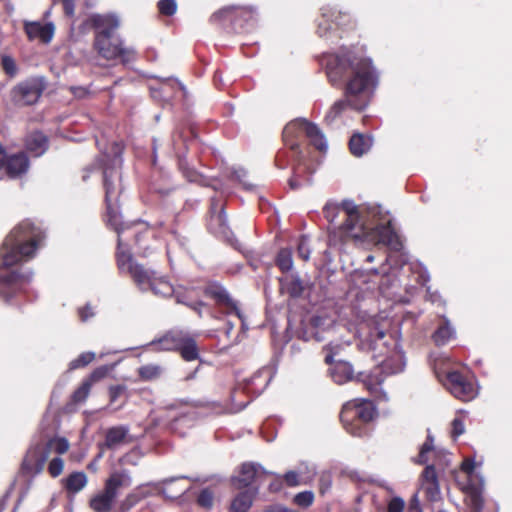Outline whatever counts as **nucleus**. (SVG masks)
Returning a JSON list of instances; mask_svg holds the SVG:
<instances>
[{"instance_id": "obj_1", "label": "nucleus", "mask_w": 512, "mask_h": 512, "mask_svg": "<svg viewBox=\"0 0 512 512\" xmlns=\"http://www.w3.org/2000/svg\"><path fill=\"white\" fill-rule=\"evenodd\" d=\"M326 73L332 85L346 81L344 98L337 100L325 116L331 124L347 107L361 111L378 84V74L369 58L347 51L326 56Z\"/></svg>"}, {"instance_id": "obj_2", "label": "nucleus", "mask_w": 512, "mask_h": 512, "mask_svg": "<svg viewBox=\"0 0 512 512\" xmlns=\"http://www.w3.org/2000/svg\"><path fill=\"white\" fill-rule=\"evenodd\" d=\"M42 238L41 229L30 220H24L3 241L0 248V298L4 301L10 302L14 296L27 291L33 272L13 266L32 258Z\"/></svg>"}, {"instance_id": "obj_3", "label": "nucleus", "mask_w": 512, "mask_h": 512, "mask_svg": "<svg viewBox=\"0 0 512 512\" xmlns=\"http://www.w3.org/2000/svg\"><path fill=\"white\" fill-rule=\"evenodd\" d=\"M305 135L309 138L311 144L315 146L319 151H326L327 142L320 131V129L313 123L308 122L305 119H296L288 123L283 129V140L286 146L293 152V161H301V151L299 150V144L297 139ZM305 168H302L301 164L298 163L293 167V175L289 179V187L293 190L299 189L305 183H311V175L303 177Z\"/></svg>"}, {"instance_id": "obj_4", "label": "nucleus", "mask_w": 512, "mask_h": 512, "mask_svg": "<svg viewBox=\"0 0 512 512\" xmlns=\"http://www.w3.org/2000/svg\"><path fill=\"white\" fill-rule=\"evenodd\" d=\"M121 166L122 158L120 155H115L112 159L105 156L102 165L103 186L105 189V203L107 210V223L118 234V247L117 251L127 248L122 240V233L124 225L122 216L119 211L118 198L122 191L121 185Z\"/></svg>"}, {"instance_id": "obj_5", "label": "nucleus", "mask_w": 512, "mask_h": 512, "mask_svg": "<svg viewBox=\"0 0 512 512\" xmlns=\"http://www.w3.org/2000/svg\"><path fill=\"white\" fill-rule=\"evenodd\" d=\"M117 262L119 269L126 270L140 290H151L154 295L164 298L171 297L173 294L174 287L166 277L160 276L155 270L145 268L134 261L128 247L117 251Z\"/></svg>"}, {"instance_id": "obj_6", "label": "nucleus", "mask_w": 512, "mask_h": 512, "mask_svg": "<svg viewBox=\"0 0 512 512\" xmlns=\"http://www.w3.org/2000/svg\"><path fill=\"white\" fill-rule=\"evenodd\" d=\"M377 416L375 405L366 399H357L344 404L340 419L345 430L353 436L363 437L369 433L368 424Z\"/></svg>"}, {"instance_id": "obj_7", "label": "nucleus", "mask_w": 512, "mask_h": 512, "mask_svg": "<svg viewBox=\"0 0 512 512\" xmlns=\"http://www.w3.org/2000/svg\"><path fill=\"white\" fill-rule=\"evenodd\" d=\"M256 16V10L252 6H229L213 13L210 22L222 24L228 32L242 33L254 26Z\"/></svg>"}, {"instance_id": "obj_8", "label": "nucleus", "mask_w": 512, "mask_h": 512, "mask_svg": "<svg viewBox=\"0 0 512 512\" xmlns=\"http://www.w3.org/2000/svg\"><path fill=\"white\" fill-rule=\"evenodd\" d=\"M132 477L128 470L114 471L106 479L102 491L90 499V507L95 512H110L121 488L129 487Z\"/></svg>"}, {"instance_id": "obj_9", "label": "nucleus", "mask_w": 512, "mask_h": 512, "mask_svg": "<svg viewBox=\"0 0 512 512\" xmlns=\"http://www.w3.org/2000/svg\"><path fill=\"white\" fill-rule=\"evenodd\" d=\"M94 46L99 55L107 60L120 59L123 65L133 63L137 59V52L133 47H126L123 42L114 38L109 31L97 32Z\"/></svg>"}, {"instance_id": "obj_10", "label": "nucleus", "mask_w": 512, "mask_h": 512, "mask_svg": "<svg viewBox=\"0 0 512 512\" xmlns=\"http://www.w3.org/2000/svg\"><path fill=\"white\" fill-rule=\"evenodd\" d=\"M43 76H32L14 86L11 90L12 101L19 106H29L38 102L46 88Z\"/></svg>"}, {"instance_id": "obj_11", "label": "nucleus", "mask_w": 512, "mask_h": 512, "mask_svg": "<svg viewBox=\"0 0 512 512\" xmlns=\"http://www.w3.org/2000/svg\"><path fill=\"white\" fill-rule=\"evenodd\" d=\"M208 229L216 237L223 239L234 248L239 249L238 241L228 225L224 207L220 199H211Z\"/></svg>"}, {"instance_id": "obj_12", "label": "nucleus", "mask_w": 512, "mask_h": 512, "mask_svg": "<svg viewBox=\"0 0 512 512\" xmlns=\"http://www.w3.org/2000/svg\"><path fill=\"white\" fill-rule=\"evenodd\" d=\"M340 213H344V222L340 230L349 237L360 238L367 229L362 211L352 200H344L339 205Z\"/></svg>"}, {"instance_id": "obj_13", "label": "nucleus", "mask_w": 512, "mask_h": 512, "mask_svg": "<svg viewBox=\"0 0 512 512\" xmlns=\"http://www.w3.org/2000/svg\"><path fill=\"white\" fill-rule=\"evenodd\" d=\"M350 21L351 18L348 13L342 12L334 6H323L317 20V34L320 37H328L338 28L347 26Z\"/></svg>"}, {"instance_id": "obj_14", "label": "nucleus", "mask_w": 512, "mask_h": 512, "mask_svg": "<svg viewBox=\"0 0 512 512\" xmlns=\"http://www.w3.org/2000/svg\"><path fill=\"white\" fill-rule=\"evenodd\" d=\"M324 349L327 351L325 363L332 365L329 369L332 380L339 385L351 381L354 378V370L349 362L337 361L333 364V357L338 353L339 345L329 343Z\"/></svg>"}, {"instance_id": "obj_15", "label": "nucleus", "mask_w": 512, "mask_h": 512, "mask_svg": "<svg viewBox=\"0 0 512 512\" xmlns=\"http://www.w3.org/2000/svg\"><path fill=\"white\" fill-rule=\"evenodd\" d=\"M48 457V445H43V443L36 444L27 451L23 459V471L30 475H36L40 473L43 470Z\"/></svg>"}, {"instance_id": "obj_16", "label": "nucleus", "mask_w": 512, "mask_h": 512, "mask_svg": "<svg viewBox=\"0 0 512 512\" xmlns=\"http://www.w3.org/2000/svg\"><path fill=\"white\" fill-rule=\"evenodd\" d=\"M447 386L452 395L463 401L473 399L477 393L473 383L458 371L448 373Z\"/></svg>"}, {"instance_id": "obj_17", "label": "nucleus", "mask_w": 512, "mask_h": 512, "mask_svg": "<svg viewBox=\"0 0 512 512\" xmlns=\"http://www.w3.org/2000/svg\"><path fill=\"white\" fill-rule=\"evenodd\" d=\"M361 344L368 350H379V354H384L388 348L386 330L377 322H372L368 326V331L363 332Z\"/></svg>"}, {"instance_id": "obj_18", "label": "nucleus", "mask_w": 512, "mask_h": 512, "mask_svg": "<svg viewBox=\"0 0 512 512\" xmlns=\"http://www.w3.org/2000/svg\"><path fill=\"white\" fill-rule=\"evenodd\" d=\"M420 489L429 501L435 502L441 498L440 486L434 464L425 467L421 474Z\"/></svg>"}, {"instance_id": "obj_19", "label": "nucleus", "mask_w": 512, "mask_h": 512, "mask_svg": "<svg viewBox=\"0 0 512 512\" xmlns=\"http://www.w3.org/2000/svg\"><path fill=\"white\" fill-rule=\"evenodd\" d=\"M206 295L213 298L217 304L222 305L228 309L227 314L234 313L238 318L242 317L238 304L234 301L228 291L218 284L209 285L205 290Z\"/></svg>"}, {"instance_id": "obj_20", "label": "nucleus", "mask_w": 512, "mask_h": 512, "mask_svg": "<svg viewBox=\"0 0 512 512\" xmlns=\"http://www.w3.org/2000/svg\"><path fill=\"white\" fill-rule=\"evenodd\" d=\"M266 473L265 470L254 463H244L241 466L240 475L232 478V483L236 489H252V484L258 479L260 474Z\"/></svg>"}, {"instance_id": "obj_21", "label": "nucleus", "mask_w": 512, "mask_h": 512, "mask_svg": "<svg viewBox=\"0 0 512 512\" xmlns=\"http://www.w3.org/2000/svg\"><path fill=\"white\" fill-rule=\"evenodd\" d=\"M188 332L182 330H171L164 334L161 338L153 340L150 346L156 350L178 351Z\"/></svg>"}, {"instance_id": "obj_22", "label": "nucleus", "mask_w": 512, "mask_h": 512, "mask_svg": "<svg viewBox=\"0 0 512 512\" xmlns=\"http://www.w3.org/2000/svg\"><path fill=\"white\" fill-rule=\"evenodd\" d=\"M375 235L378 243L389 247L393 251H401L403 243L401 237L394 231L391 224H382L375 228Z\"/></svg>"}, {"instance_id": "obj_23", "label": "nucleus", "mask_w": 512, "mask_h": 512, "mask_svg": "<svg viewBox=\"0 0 512 512\" xmlns=\"http://www.w3.org/2000/svg\"><path fill=\"white\" fill-rule=\"evenodd\" d=\"M24 29L29 39H40L44 43H49L54 35V24L49 22L42 24L40 22H24Z\"/></svg>"}, {"instance_id": "obj_24", "label": "nucleus", "mask_w": 512, "mask_h": 512, "mask_svg": "<svg viewBox=\"0 0 512 512\" xmlns=\"http://www.w3.org/2000/svg\"><path fill=\"white\" fill-rule=\"evenodd\" d=\"M4 167L10 178H17L28 171L29 159L24 152L12 154L7 158Z\"/></svg>"}, {"instance_id": "obj_25", "label": "nucleus", "mask_w": 512, "mask_h": 512, "mask_svg": "<svg viewBox=\"0 0 512 512\" xmlns=\"http://www.w3.org/2000/svg\"><path fill=\"white\" fill-rule=\"evenodd\" d=\"M281 290L292 298H299L305 291V284L297 274L287 275L280 280Z\"/></svg>"}, {"instance_id": "obj_26", "label": "nucleus", "mask_w": 512, "mask_h": 512, "mask_svg": "<svg viewBox=\"0 0 512 512\" xmlns=\"http://www.w3.org/2000/svg\"><path fill=\"white\" fill-rule=\"evenodd\" d=\"M91 25L98 30V32L109 31V34H113V32L119 26L118 17L114 14H94L90 18Z\"/></svg>"}, {"instance_id": "obj_27", "label": "nucleus", "mask_w": 512, "mask_h": 512, "mask_svg": "<svg viewBox=\"0 0 512 512\" xmlns=\"http://www.w3.org/2000/svg\"><path fill=\"white\" fill-rule=\"evenodd\" d=\"M258 492V487L246 489L238 493L231 502V510L233 512H247L253 503V498Z\"/></svg>"}, {"instance_id": "obj_28", "label": "nucleus", "mask_w": 512, "mask_h": 512, "mask_svg": "<svg viewBox=\"0 0 512 512\" xmlns=\"http://www.w3.org/2000/svg\"><path fill=\"white\" fill-rule=\"evenodd\" d=\"M129 428L126 426H115L107 430L105 435V446L108 449L115 450L121 444L125 443Z\"/></svg>"}, {"instance_id": "obj_29", "label": "nucleus", "mask_w": 512, "mask_h": 512, "mask_svg": "<svg viewBox=\"0 0 512 512\" xmlns=\"http://www.w3.org/2000/svg\"><path fill=\"white\" fill-rule=\"evenodd\" d=\"M26 148L34 156H41L48 148V139L42 132L35 131L27 136Z\"/></svg>"}, {"instance_id": "obj_30", "label": "nucleus", "mask_w": 512, "mask_h": 512, "mask_svg": "<svg viewBox=\"0 0 512 512\" xmlns=\"http://www.w3.org/2000/svg\"><path fill=\"white\" fill-rule=\"evenodd\" d=\"M442 319V325H440L432 335V339L437 346L445 345L449 340L454 338L456 334L448 318L442 316Z\"/></svg>"}, {"instance_id": "obj_31", "label": "nucleus", "mask_w": 512, "mask_h": 512, "mask_svg": "<svg viewBox=\"0 0 512 512\" xmlns=\"http://www.w3.org/2000/svg\"><path fill=\"white\" fill-rule=\"evenodd\" d=\"M372 146V139L371 137H365L363 134L356 133L352 135L349 141V148L351 153L354 156L360 157L366 152L369 151V149Z\"/></svg>"}, {"instance_id": "obj_32", "label": "nucleus", "mask_w": 512, "mask_h": 512, "mask_svg": "<svg viewBox=\"0 0 512 512\" xmlns=\"http://www.w3.org/2000/svg\"><path fill=\"white\" fill-rule=\"evenodd\" d=\"M179 168L182 171L184 177L189 182H195L203 186H212L214 189H216V186L211 183L210 179L204 177L194 168L190 167L186 161L180 159Z\"/></svg>"}, {"instance_id": "obj_33", "label": "nucleus", "mask_w": 512, "mask_h": 512, "mask_svg": "<svg viewBox=\"0 0 512 512\" xmlns=\"http://www.w3.org/2000/svg\"><path fill=\"white\" fill-rule=\"evenodd\" d=\"M185 361H193L199 358V350L195 339L188 333L178 349Z\"/></svg>"}, {"instance_id": "obj_34", "label": "nucleus", "mask_w": 512, "mask_h": 512, "mask_svg": "<svg viewBox=\"0 0 512 512\" xmlns=\"http://www.w3.org/2000/svg\"><path fill=\"white\" fill-rule=\"evenodd\" d=\"M357 380L361 381L367 388V390H369L371 393H376L379 390L384 379L381 373L378 371V369H376L374 372H371L369 374L360 372L357 375Z\"/></svg>"}, {"instance_id": "obj_35", "label": "nucleus", "mask_w": 512, "mask_h": 512, "mask_svg": "<svg viewBox=\"0 0 512 512\" xmlns=\"http://www.w3.org/2000/svg\"><path fill=\"white\" fill-rule=\"evenodd\" d=\"M404 355L396 352L392 357L382 361V370L388 374H397L405 368Z\"/></svg>"}, {"instance_id": "obj_36", "label": "nucleus", "mask_w": 512, "mask_h": 512, "mask_svg": "<svg viewBox=\"0 0 512 512\" xmlns=\"http://www.w3.org/2000/svg\"><path fill=\"white\" fill-rule=\"evenodd\" d=\"M87 484V476L84 472H73L66 478L65 487L69 492L78 493Z\"/></svg>"}, {"instance_id": "obj_37", "label": "nucleus", "mask_w": 512, "mask_h": 512, "mask_svg": "<svg viewBox=\"0 0 512 512\" xmlns=\"http://www.w3.org/2000/svg\"><path fill=\"white\" fill-rule=\"evenodd\" d=\"M436 450L434 447V438L431 434H428L426 441L420 447L419 454L415 459L417 464H426L430 459L431 455H436Z\"/></svg>"}, {"instance_id": "obj_38", "label": "nucleus", "mask_w": 512, "mask_h": 512, "mask_svg": "<svg viewBox=\"0 0 512 512\" xmlns=\"http://www.w3.org/2000/svg\"><path fill=\"white\" fill-rule=\"evenodd\" d=\"M271 371L270 368L263 367L259 369L248 381V384L251 385H259L257 387V393H261L271 381Z\"/></svg>"}, {"instance_id": "obj_39", "label": "nucleus", "mask_w": 512, "mask_h": 512, "mask_svg": "<svg viewBox=\"0 0 512 512\" xmlns=\"http://www.w3.org/2000/svg\"><path fill=\"white\" fill-rule=\"evenodd\" d=\"M146 485H140L136 487L131 493H129L123 500L121 507L122 509H130L136 505L140 500L147 497L149 492L144 491Z\"/></svg>"}, {"instance_id": "obj_40", "label": "nucleus", "mask_w": 512, "mask_h": 512, "mask_svg": "<svg viewBox=\"0 0 512 512\" xmlns=\"http://www.w3.org/2000/svg\"><path fill=\"white\" fill-rule=\"evenodd\" d=\"M163 372V368L157 364H147L138 369L139 377L144 381L158 379Z\"/></svg>"}, {"instance_id": "obj_41", "label": "nucleus", "mask_w": 512, "mask_h": 512, "mask_svg": "<svg viewBox=\"0 0 512 512\" xmlns=\"http://www.w3.org/2000/svg\"><path fill=\"white\" fill-rule=\"evenodd\" d=\"M276 265L282 272H288L293 267L292 251L289 248L281 249L276 256Z\"/></svg>"}, {"instance_id": "obj_42", "label": "nucleus", "mask_w": 512, "mask_h": 512, "mask_svg": "<svg viewBox=\"0 0 512 512\" xmlns=\"http://www.w3.org/2000/svg\"><path fill=\"white\" fill-rule=\"evenodd\" d=\"M297 471L299 472L304 484L312 482L317 474L316 466L309 462H300L297 467Z\"/></svg>"}, {"instance_id": "obj_43", "label": "nucleus", "mask_w": 512, "mask_h": 512, "mask_svg": "<svg viewBox=\"0 0 512 512\" xmlns=\"http://www.w3.org/2000/svg\"><path fill=\"white\" fill-rule=\"evenodd\" d=\"M326 319L321 316H313L310 320V337L306 340L314 338L317 342L324 340V337L320 333V329L325 325Z\"/></svg>"}, {"instance_id": "obj_44", "label": "nucleus", "mask_w": 512, "mask_h": 512, "mask_svg": "<svg viewBox=\"0 0 512 512\" xmlns=\"http://www.w3.org/2000/svg\"><path fill=\"white\" fill-rule=\"evenodd\" d=\"M95 358L94 352H83L76 359L72 360L69 364L70 369H79L90 364Z\"/></svg>"}, {"instance_id": "obj_45", "label": "nucleus", "mask_w": 512, "mask_h": 512, "mask_svg": "<svg viewBox=\"0 0 512 512\" xmlns=\"http://www.w3.org/2000/svg\"><path fill=\"white\" fill-rule=\"evenodd\" d=\"M91 386V381H83L81 386L72 394V401L76 404L84 402L89 396Z\"/></svg>"}, {"instance_id": "obj_46", "label": "nucleus", "mask_w": 512, "mask_h": 512, "mask_svg": "<svg viewBox=\"0 0 512 512\" xmlns=\"http://www.w3.org/2000/svg\"><path fill=\"white\" fill-rule=\"evenodd\" d=\"M171 296H174L176 302L179 304L186 305L187 307H194V299L190 297V291L182 288H174V292Z\"/></svg>"}, {"instance_id": "obj_47", "label": "nucleus", "mask_w": 512, "mask_h": 512, "mask_svg": "<svg viewBox=\"0 0 512 512\" xmlns=\"http://www.w3.org/2000/svg\"><path fill=\"white\" fill-rule=\"evenodd\" d=\"M314 493L312 491L299 492L294 496L293 502L303 508H307L313 504Z\"/></svg>"}, {"instance_id": "obj_48", "label": "nucleus", "mask_w": 512, "mask_h": 512, "mask_svg": "<svg viewBox=\"0 0 512 512\" xmlns=\"http://www.w3.org/2000/svg\"><path fill=\"white\" fill-rule=\"evenodd\" d=\"M231 176L233 179H235L236 181H238L240 184L243 185V187L248 190V191H252L254 188H255V185L254 184H251V183H248L245 178L247 176V172L245 169L241 168V167H238V168H233L232 171H231Z\"/></svg>"}, {"instance_id": "obj_49", "label": "nucleus", "mask_w": 512, "mask_h": 512, "mask_svg": "<svg viewBox=\"0 0 512 512\" xmlns=\"http://www.w3.org/2000/svg\"><path fill=\"white\" fill-rule=\"evenodd\" d=\"M158 9L162 15L172 16L176 13L177 3L175 0H160L158 2Z\"/></svg>"}, {"instance_id": "obj_50", "label": "nucleus", "mask_w": 512, "mask_h": 512, "mask_svg": "<svg viewBox=\"0 0 512 512\" xmlns=\"http://www.w3.org/2000/svg\"><path fill=\"white\" fill-rule=\"evenodd\" d=\"M43 445H48L49 451L53 448L58 454H64L69 449V443L65 438H57L48 443H43Z\"/></svg>"}, {"instance_id": "obj_51", "label": "nucleus", "mask_w": 512, "mask_h": 512, "mask_svg": "<svg viewBox=\"0 0 512 512\" xmlns=\"http://www.w3.org/2000/svg\"><path fill=\"white\" fill-rule=\"evenodd\" d=\"M176 86H178L181 90H185V87L174 78H165L159 83L158 88H162V92L164 95H170L169 90H173Z\"/></svg>"}, {"instance_id": "obj_52", "label": "nucleus", "mask_w": 512, "mask_h": 512, "mask_svg": "<svg viewBox=\"0 0 512 512\" xmlns=\"http://www.w3.org/2000/svg\"><path fill=\"white\" fill-rule=\"evenodd\" d=\"M297 251L300 258H302L304 261L309 260L310 258V246H309V239L307 236H301L298 245H297Z\"/></svg>"}, {"instance_id": "obj_53", "label": "nucleus", "mask_w": 512, "mask_h": 512, "mask_svg": "<svg viewBox=\"0 0 512 512\" xmlns=\"http://www.w3.org/2000/svg\"><path fill=\"white\" fill-rule=\"evenodd\" d=\"M213 493L208 488L201 490L198 495L197 503L203 508H211L213 505Z\"/></svg>"}, {"instance_id": "obj_54", "label": "nucleus", "mask_w": 512, "mask_h": 512, "mask_svg": "<svg viewBox=\"0 0 512 512\" xmlns=\"http://www.w3.org/2000/svg\"><path fill=\"white\" fill-rule=\"evenodd\" d=\"M283 478L289 487L305 485L298 471L290 470L284 474Z\"/></svg>"}, {"instance_id": "obj_55", "label": "nucleus", "mask_w": 512, "mask_h": 512, "mask_svg": "<svg viewBox=\"0 0 512 512\" xmlns=\"http://www.w3.org/2000/svg\"><path fill=\"white\" fill-rule=\"evenodd\" d=\"M2 68L4 72L10 77L16 76L18 71L15 60L10 56L2 57Z\"/></svg>"}, {"instance_id": "obj_56", "label": "nucleus", "mask_w": 512, "mask_h": 512, "mask_svg": "<svg viewBox=\"0 0 512 512\" xmlns=\"http://www.w3.org/2000/svg\"><path fill=\"white\" fill-rule=\"evenodd\" d=\"M324 217L328 222L333 223L337 215L340 213L339 205L327 203L323 209Z\"/></svg>"}, {"instance_id": "obj_57", "label": "nucleus", "mask_w": 512, "mask_h": 512, "mask_svg": "<svg viewBox=\"0 0 512 512\" xmlns=\"http://www.w3.org/2000/svg\"><path fill=\"white\" fill-rule=\"evenodd\" d=\"M64 467V462L60 457H55L51 460V462L48 465V471L52 477L59 476Z\"/></svg>"}, {"instance_id": "obj_58", "label": "nucleus", "mask_w": 512, "mask_h": 512, "mask_svg": "<svg viewBox=\"0 0 512 512\" xmlns=\"http://www.w3.org/2000/svg\"><path fill=\"white\" fill-rule=\"evenodd\" d=\"M405 507V502L401 497L395 496L393 497L387 506L388 512H403Z\"/></svg>"}, {"instance_id": "obj_59", "label": "nucleus", "mask_w": 512, "mask_h": 512, "mask_svg": "<svg viewBox=\"0 0 512 512\" xmlns=\"http://www.w3.org/2000/svg\"><path fill=\"white\" fill-rule=\"evenodd\" d=\"M109 370L110 369L108 366H100L91 373L90 377L86 381H91L92 385L94 382H97L106 377V375L109 373Z\"/></svg>"}, {"instance_id": "obj_60", "label": "nucleus", "mask_w": 512, "mask_h": 512, "mask_svg": "<svg viewBox=\"0 0 512 512\" xmlns=\"http://www.w3.org/2000/svg\"><path fill=\"white\" fill-rule=\"evenodd\" d=\"M464 432H465L464 421L459 417L454 418L452 421V432H451L452 437L454 439H456L459 436H461Z\"/></svg>"}, {"instance_id": "obj_61", "label": "nucleus", "mask_w": 512, "mask_h": 512, "mask_svg": "<svg viewBox=\"0 0 512 512\" xmlns=\"http://www.w3.org/2000/svg\"><path fill=\"white\" fill-rule=\"evenodd\" d=\"M331 484H332L331 475L327 472H323L320 475V479H319L320 492L325 493V491L331 487Z\"/></svg>"}, {"instance_id": "obj_62", "label": "nucleus", "mask_w": 512, "mask_h": 512, "mask_svg": "<svg viewBox=\"0 0 512 512\" xmlns=\"http://www.w3.org/2000/svg\"><path fill=\"white\" fill-rule=\"evenodd\" d=\"M125 391L124 385L111 386L109 389L110 401L115 402Z\"/></svg>"}, {"instance_id": "obj_63", "label": "nucleus", "mask_w": 512, "mask_h": 512, "mask_svg": "<svg viewBox=\"0 0 512 512\" xmlns=\"http://www.w3.org/2000/svg\"><path fill=\"white\" fill-rule=\"evenodd\" d=\"M470 504L475 512H479L483 507V499L478 492L472 493L470 497Z\"/></svg>"}, {"instance_id": "obj_64", "label": "nucleus", "mask_w": 512, "mask_h": 512, "mask_svg": "<svg viewBox=\"0 0 512 512\" xmlns=\"http://www.w3.org/2000/svg\"><path fill=\"white\" fill-rule=\"evenodd\" d=\"M78 314L81 321L86 322L88 319L94 316V312L89 304L78 309Z\"/></svg>"}]
</instances>
